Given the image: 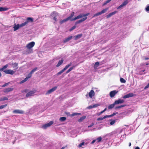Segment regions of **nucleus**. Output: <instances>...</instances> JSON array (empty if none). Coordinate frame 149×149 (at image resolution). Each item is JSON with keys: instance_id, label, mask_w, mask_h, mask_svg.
I'll return each instance as SVG.
<instances>
[{"instance_id": "de8ad7c7", "label": "nucleus", "mask_w": 149, "mask_h": 149, "mask_svg": "<svg viewBox=\"0 0 149 149\" xmlns=\"http://www.w3.org/2000/svg\"><path fill=\"white\" fill-rule=\"evenodd\" d=\"M27 19L28 21H30L31 22H32L33 21V19L31 17H28L27 18Z\"/></svg>"}, {"instance_id": "412c9836", "label": "nucleus", "mask_w": 149, "mask_h": 149, "mask_svg": "<svg viewBox=\"0 0 149 149\" xmlns=\"http://www.w3.org/2000/svg\"><path fill=\"white\" fill-rule=\"evenodd\" d=\"M28 22L26 21L24 22L21 24H19L20 26V28L22 27L25 26L28 23Z\"/></svg>"}, {"instance_id": "864d4df0", "label": "nucleus", "mask_w": 149, "mask_h": 149, "mask_svg": "<svg viewBox=\"0 0 149 149\" xmlns=\"http://www.w3.org/2000/svg\"><path fill=\"white\" fill-rule=\"evenodd\" d=\"M47 127H47V125L46 124L43 125L42 126V128L44 129H45Z\"/></svg>"}, {"instance_id": "20e7f679", "label": "nucleus", "mask_w": 149, "mask_h": 149, "mask_svg": "<svg viewBox=\"0 0 149 149\" xmlns=\"http://www.w3.org/2000/svg\"><path fill=\"white\" fill-rule=\"evenodd\" d=\"M35 44V43L34 42H31L26 45V47L28 49H30L33 47L34 46Z\"/></svg>"}, {"instance_id": "3c124183", "label": "nucleus", "mask_w": 149, "mask_h": 149, "mask_svg": "<svg viewBox=\"0 0 149 149\" xmlns=\"http://www.w3.org/2000/svg\"><path fill=\"white\" fill-rule=\"evenodd\" d=\"M111 0H107L104 3V5H106L107 3L109 2Z\"/></svg>"}, {"instance_id": "e433bc0d", "label": "nucleus", "mask_w": 149, "mask_h": 149, "mask_svg": "<svg viewBox=\"0 0 149 149\" xmlns=\"http://www.w3.org/2000/svg\"><path fill=\"white\" fill-rule=\"evenodd\" d=\"M68 20H69L68 19H67V18L66 19H64L62 20V21H60V23L61 24H62L63 23H64Z\"/></svg>"}, {"instance_id": "dca6fc26", "label": "nucleus", "mask_w": 149, "mask_h": 149, "mask_svg": "<svg viewBox=\"0 0 149 149\" xmlns=\"http://www.w3.org/2000/svg\"><path fill=\"white\" fill-rule=\"evenodd\" d=\"M72 38V36H71L67 38H65L63 41L64 43H65L69 41Z\"/></svg>"}, {"instance_id": "f3484780", "label": "nucleus", "mask_w": 149, "mask_h": 149, "mask_svg": "<svg viewBox=\"0 0 149 149\" xmlns=\"http://www.w3.org/2000/svg\"><path fill=\"white\" fill-rule=\"evenodd\" d=\"M117 13V11H115L113 12H112L111 13H110L108 15L106 16V17L107 18H109L111 16H112L113 15Z\"/></svg>"}, {"instance_id": "c756f323", "label": "nucleus", "mask_w": 149, "mask_h": 149, "mask_svg": "<svg viewBox=\"0 0 149 149\" xmlns=\"http://www.w3.org/2000/svg\"><path fill=\"white\" fill-rule=\"evenodd\" d=\"M75 67L74 66H73V67H70L66 72V73H69V72L71 71Z\"/></svg>"}, {"instance_id": "5fc2aeb1", "label": "nucleus", "mask_w": 149, "mask_h": 149, "mask_svg": "<svg viewBox=\"0 0 149 149\" xmlns=\"http://www.w3.org/2000/svg\"><path fill=\"white\" fill-rule=\"evenodd\" d=\"M93 108V105H90L87 107V109H91Z\"/></svg>"}, {"instance_id": "e2e57ef3", "label": "nucleus", "mask_w": 149, "mask_h": 149, "mask_svg": "<svg viewBox=\"0 0 149 149\" xmlns=\"http://www.w3.org/2000/svg\"><path fill=\"white\" fill-rule=\"evenodd\" d=\"M106 116H108V117H107V118H108V117H110L112 116H113V115H112V114H111V115H106Z\"/></svg>"}, {"instance_id": "f8f14e48", "label": "nucleus", "mask_w": 149, "mask_h": 149, "mask_svg": "<svg viewBox=\"0 0 149 149\" xmlns=\"http://www.w3.org/2000/svg\"><path fill=\"white\" fill-rule=\"evenodd\" d=\"M13 113H15L23 114L24 113V111L22 110L16 109L14 110L13 111Z\"/></svg>"}, {"instance_id": "13d9d810", "label": "nucleus", "mask_w": 149, "mask_h": 149, "mask_svg": "<svg viewBox=\"0 0 149 149\" xmlns=\"http://www.w3.org/2000/svg\"><path fill=\"white\" fill-rule=\"evenodd\" d=\"M89 13H86V14H83L84 17H86L87 16H88V15H89Z\"/></svg>"}, {"instance_id": "b1692460", "label": "nucleus", "mask_w": 149, "mask_h": 149, "mask_svg": "<svg viewBox=\"0 0 149 149\" xmlns=\"http://www.w3.org/2000/svg\"><path fill=\"white\" fill-rule=\"evenodd\" d=\"M86 116H83L81 117L78 120L79 122H81L83 121V120L86 118Z\"/></svg>"}, {"instance_id": "6ab92c4d", "label": "nucleus", "mask_w": 149, "mask_h": 149, "mask_svg": "<svg viewBox=\"0 0 149 149\" xmlns=\"http://www.w3.org/2000/svg\"><path fill=\"white\" fill-rule=\"evenodd\" d=\"M82 34H81L77 35L75 37V40H77L78 39L82 37Z\"/></svg>"}, {"instance_id": "473e14b6", "label": "nucleus", "mask_w": 149, "mask_h": 149, "mask_svg": "<svg viewBox=\"0 0 149 149\" xmlns=\"http://www.w3.org/2000/svg\"><path fill=\"white\" fill-rule=\"evenodd\" d=\"M32 74L30 72V73L28 75L27 77L26 78H27V79L28 80L31 77Z\"/></svg>"}, {"instance_id": "4be33fe9", "label": "nucleus", "mask_w": 149, "mask_h": 149, "mask_svg": "<svg viewBox=\"0 0 149 149\" xmlns=\"http://www.w3.org/2000/svg\"><path fill=\"white\" fill-rule=\"evenodd\" d=\"M63 60H61L59 61L58 63L56 65V66L58 67L60 66L62 64L63 62Z\"/></svg>"}, {"instance_id": "7c9ffc66", "label": "nucleus", "mask_w": 149, "mask_h": 149, "mask_svg": "<svg viewBox=\"0 0 149 149\" xmlns=\"http://www.w3.org/2000/svg\"><path fill=\"white\" fill-rule=\"evenodd\" d=\"M80 115H81V113H74L72 114L70 116H78Z\"/></svg>"}, {"instance_id": "a18cd8bd", "label": "nucleus", "mask_w": 149, "mask_h": 149, "mask_svg": "<svg viewBox=\"0 0 149 149\" xmlns=\"http://www.w3.org/2000/svg\"><path fill=\"white\" fill-rule=\"evenodd\" d=\"M84 142H82V143H80L78 145V146L79 147H81L82 146H83L84 145Z\"/></svg>"}, {"instance_id": "79ce46f5", "label": "nucleus", "mask_w": 149, "mask_h": 149, "mask_svg": "<svg viewBox=\"0 0 149 149\" xmlns=\"http://www.w3.org/2000/svg\"><path fill=\"white\" fill-rule=\"evenodd\" d=\"M100 15H101V14H100V12H99L98 13H97L94 14L93 17H95L96 16H98Z\"/></svg>"}, {"instance_id": "58836bf2", "label": "nucleus", "mask_w": 149, "mask_h": 149, "mask_svg": "<svg viewBox=\"0 0 149 149\" xmlns=\"http://www.w3.org/2000/svg\"><path fill=\"white\" fill-rule=\"evenodd\" d=\"M99 63L98 62H96L94 65V68H96L99 65Z\"/></svg>"}, {"instance_id": "09e8293b", "label": "nucleus", "mask_w": 149, "mask_h": 149, "mask_svg": "<svg viewBox=\"0 0 149 149\" xmlns=\"http://www.w3.org/2000/svg\"><path fill=\"white\" fill-rule=\"evenodd\" d=\"M124 6H123V4L122 3L121 5H120V6H119L117 8V9H119L121 8L124 7Z\"/></svg>"}, {"instance_id": "393cba45", "label": "nucleus", "mask_w": 149, "mask_h": 149, "mask_svg": "<svg viewBox=\"0 0 149 149\" xmlns=\"http://www.w3.org/2000/svg\"><path fill=\"white\" fill-rule=\"evenodd\" d=\"M66 119V118L65 117H63L60 118L59 120L61 122H63Z\"/></svg>"}, {"instance_id": "7ed1b4c3", "label": "nucleus", "mask_w": 149, "mask_h": 149, "mask_svg": "<svg viewBox=\"0 0 149 149\" xmlns=\"http://www.w3.org/2000/svg\"><path fill=\"white\" fill-rule=\"evenodd\" d=\"M57 88V86H55L50 89L46 93V95H48L51 93L52 92L55 91Z\"/></svg>"}, {"instance_id": "39448f33", "label": "nucleus", "mask_w": 149, "mask_h": 149, "mask_svg": "<svg viewBox=\"0 0 149 149\" xmlns=\"http://www.w3.org/2000/svg\"><path fill=\"white\" fill-rule=\"evenodd\" d=\"M83 17H84L83 14H81L75 18H72V19H71V21H73L77 19H80Z\"/></svg>"}, {"instance_id": "4c0bfd02", "label": "nucleus", "mask_w": 149, "mask_h": 149, "mask_svg": "<svg viewBox=\"0 0 149 149\" xmlns=\"http://www.w3.org/2000/svg\"><path fill=\"white\" fill-rule=\"evenodd\" d=\"M125 106V105H122L118 106L116 107H115V109H120L121 107H123Z\"/></svg>"}, {"instance_id": "338daca9", "label": "nucleus", "mask_w": 149, "mask_h": 149, "mask_svg": "<svg viewBox=\"0 0 149 149\" xmlns=\"http://www.w3.org/2000/svg\"><path fill=\"white\" fill-rule=\"evenodd\" d=\"M135 149H140V148L138 147H136Z\"/></svg>"}, {"instance_id": "2eb2a0df", "label": "nucleus", "mask_w": 149, "mask_h": 149, "mask_svg": "<svg viewBox=\"0 0 149 149\" xmlns=\"http://www.w3.org/2000/svg\"><path fill=\"white\" fill-rule=\"evenodd\" d=\"M87 17H85L84 18L81 19L80 20H79L78 21H77L76 22V24H79V23H80L81 22H83L85 20L87 19Z\"/></svg>"}, {"instance_id": "0e129e2a", "label": "nucleus", "mask_w": 149, "mask_h": 149, "mask_svg": "<svg viewBox=\"0 0 149 149\" xmlns=\"http://www.w3.org/2000/svg\"><path fill=\"white\" fill-rule=\"evenodd\" d=\"M104 111L103 110L101 111L99 113V115H100L103 112H104Z\"/></svg>"}, {"instance_id": "a211bd4d", "label": "nucleus", "mask_w": 149, "mask_h": 149, "mask_svg": "<svg viewBox=\"0 0 149 149\" xmlns=\"http://www.w3.org/2000/svg\"><path fill=\"white\" fill-rule=\"evenodd\" d=\"M53 17H54V19L55 21H56V16L58 15V13H57L55 12H54L53 13Z\"/></svg>"}, {"instance_id": "6e6d98bb", "label": "nucleus", "mask_w": 149, "mask_h": 149, "mask_svg": "<svg viewBox=\"0 0 149 149\" xmlns=\"http://www.w3.org/2000/svg\"><path fill=\"white\" fill-rule=\"evenodd\" d=\"M8 84H9V83H6L5 84H3V85H2L1 87H3L8 85Z\"/></svg>"}, {"instance_id": "052dcab7", "label": "nucleus", "mask_w": 149, "mask_h": 149, "mask_svg": "<svg viewBox=\"0 0 149 149\" xmlns=\"http://www.w3.org/2000/svg\"><path fill=\"white\" fill-rule=\"evenodd\" d=\"M149 87V83L144 88L145 89H146Z\"/></svg>"}, {"instance_id": "5701e85b", "label": "nucleus", "mask_w": 149, "mask_h": 149, "mask_svg": "<svg viewBox=\"0 0 149 149\" xmlns=\"http://www.w3.org/2000/svg\"><path fill=\"white\" fill-rule=\"evenodd\" d=\"M8 64H7L6 65H5L2 68L0 69V71H3L5 70H4L8 67Z\"/></svg>"}, {"instance_id": "37998d69", "label": "nucleus", "mask_w": 149, "mask_h": 149, "mask_svg": "<svg viewBox=\"0 0 149 149\" xmlns=\"http://www.w3.org/2000/svg\"><path fill=\"white\" fill-rule=\"evenodd\" d=\"M102 139V138L101 137H99L96 140L98 142H100Z\"/></svg>"}, {"instance_id": "8fccbe9b", "label": "nucleus", "mask_w": 149, "mask_h": 149, "mask_svg": "<svg viewBox=\"0 0 149 149\" xmlns=\"http://www.w3.org/2000/svg\"><path fill=\"white\" fill-rule=\"evenodd\" d=\"M76 27V26H72L70 29V31H71L75 29Z\"/></svg>"}, {"instance_id": "49530a36", "label": "nucleus", "mask_w": 149, "mask_h": 149, "mask_svg": "<svg viewBox=\"0 0 149 149\" xmlns=\"http://www.w3.org/2000/svg\"><path fill=\"white\" fill-rule=\"evenodd\" d=\"M146 10L148 13H149V6H147L145 8Z\"/></svg>"}, {"instance_id": "a19ab883", "label": "nucleus", "mask_w": 149, "mask_h": 149, "mask_svg": "<svg viewBox=\"0 0 149 149\" xmlns=\"http://www.w3.org/2000/svg\"><path fill=\"white\" fill-rule=\"evenodd\" d=\"M37 68H34V69H33L31 71V73H32V74H33V73H34L37 70Z\"/></svg>"}, {"instance_id": "423d86ee", "label": "nucleus", "mask_w": 149, "mask_h": 149, "mask_svg": "<svg viewBox=\"0 0 149 149\" xmlns=\"http://www.w3.org/2000/svg\"><path fill=\"white\" fill-rule=\"evenodd\" d=\"M124 102L123 100L121 99H119L117 100H116L114 102V104H120L123 103Z\"/></svg>"}, {"instance_id": "bf43d9fd", "label": "nucleus", "mask_w": 149, "mask_h": 149, "mask_svg": "<svg viewBox=\"0 0 149 149\" xmlns=\"http://www.w3.org/2000/svg\"><path fill=\"white\" fill-rule=\"evenodd\" d=\"M94 125V124L93 123H92L90 125L88 126V127H92V126H93V125Z\"/></svg>"}, {"instance_id": "f03ea898", "label": "nucleus", "mask_w": 149, "mask_h": 149, "mask_svg": "<svg viewBox=\"0 0 149 149\" xmlns=\"http://www.w3.org/2000/svg\"><path fill=\"white\" fill-rule=\"evenodd\" d=\"M3 72L6 74L13 75L15 73L16 71H14L13 70L9 69L6 70L4 71H3Z\"/></svg>"}, {"instance_id": "c85d7f7f", "label": "nucleus", "mask_w": 149, "mask_h": 149, "mask_svg": "<svg viewBox=\"0 0 149 149\" xmlns=\"http://www.w3.org/2000/svg\"><path fill=\"white\" fill-rule=\"evenodd\" d=\"M108 116H105L103 118H97V120L98 121L99 120H102L103 119L106 118H107V117H108Z\"/></svg>"}, {"instance_id": "bb28decb", "label": "nucleus", "mask_w": 149, "mask_h": 149, "mask_svg": "<svg viewBox=\"0 0 149 149\" xmlns=\"http://www.w3.org/2000/svg\"><path fill=\"white\" fill-rule=\"evenodd\" d=\"M115 105H116V104H114V102L113 104H110L108 106V109H110L113 108L114 107Z\"/></svg>"}, {"instance_id": "680f3d73", "label": "nucleus", "mask_w": 149, "mask_h": 149, "mask_svg": "<svg viewBox=\"0 0 149 149\" xmlns=\"http://www.w3.org/2000/svg\"><path fill=\"white\" fill-rule=\"evenodd\" d=\"M96 140H95V139L93 140V141L91 142V144H93L95 142V141H96Z\"/></svg>"}, {"instance_id": "f257e3e1", "label": "nucleus", "mask_w": 149, "mask_h": 149, "mask_svg": "<svg viewBox=\"0 0 149 149\" xmlns=\"http://www.w3.org/2000/svg\"><path fill=\"white\" fill-rule=\"evenodd\" d=\"M72 63H71L70 64L67 65L65 67L57 73V75H59L63 73L65 70H67L70 66L71 65Z\"/></svg>"}, {"instance_id": "a878e982", "label": "nucleus", "mask_w": 149, "mask_h": 149, "mask_svg": "<svg viewBox=\"0 0 149 149\" xmlns=\"http://www.w3.org/2000/svg\"><path fill=\"white\" fill-rule=\"evenodd\" d=\"M108 9V8H106L102 10L101 12H100L101 15L106 13Z\"/></svg>"}, {"instance_id": "9b49d317", "label": "nucleus", "mask_w": 149, "mask_h": 149, "mask_svg": "<svg viewBox=\"0 0 149 149\" xmlns=\"http://www.w3.org/2000/svg\"><path fill=\"white\" fill-rule=\"evenodd\" d=\"M95 94V92L93 90H91L88 93V95L89 97L92 98L93 96H94Z\"/></svg>"}, {"instance_id": "ddd939ff", "label": "nucleus", "mask_w": 149, "mask_h": 149, "mask_svg": "<svg viewBox=\"0 0 149 149\" xmlns=\"http://www.w3.org/2000/svg\"><path fill=\"white\" fill-rule=\"evenodd\" d=\"M35 93V92L33 91H31L28 92L26 95V96L28 97L32 96L34 93Z\"/></svg>"}, {"instance_id": "774afa93", "label": "nucleus", "mask_w": 149, "mask_h": 149, "mask_svg": "<svg viewBox=\"0 0 149 149\" xmlns=\"http://www.w3.org/2000/svg\"><path fill=\"white\" fill-rule=\"evenodd\" d=\"M131 146V143L130 142L129 143V146Z\"/></svg>"}, {"instance_id": "cd10ccee", "label": "nucleus", "mask_w": 149, "mask_h": 149, "mask_svg": "<svg viewBox=\"0 0 149 149\" xmlns=\"http://www.w3.org/2000/svg\"><path fill=\"white\" fill-rule=\"evenodd\" d=\"M8 100V97H3L0 98V101H4L5 100Z\"/></svg>"}, {"instance_id": "6e6552de", "label": "nucleus", "mask_w": 149, "mask_h": 149, "mask_svg": "<svg viewBox=\"0 0 149 149\" xmlns=\"http://www.w3.org/2000/svg\"><path fill=\"white\" fill-rule=\"evenodd\" d=\"M13 28L14 29V31H15L16 30H17L18 29H19V28H20V26L19 24H14V26L13 27Z\"/></svg>"}, {"instance_id": "f704fd0d", "label": "nucleus", "mask_w": 149, "mask_h": 149, "mask_svg": "<svg viewBox=\"0 0 149 149\" xmlns=\"http://www.w3.org/2000/svg\"><path fill=\"white\" fill-rule=\"evenodd\" d=\"M120 82L122 83H125L126 82L125 80L122 78H120Z\"/></svg>"}, {"instance_id": "0eeeda50", "label": "nucleus", "mask_w": 149, "mask_h": 149, "mask_svg": "<svg viewBox=\"0 0 149 149\" xmlns=\"http://www.w3.org/2000/svg\"><path fill=\"white\" fill-rule=\"evenodd\" d=\"M118 93V91L116 90H114L111 91L110 93V96L111 97H113Z\"/></svg>"}, {"instance_id": "4d7b16f0", "label": "nucleus", "mask_w": 149, "mask_h": 149, "mask_svg": "<svg viewBox=\"0 0 149 149\" xmlns=\"http://www.w3.org/2000/svg\"><path fill=\"white\" fill-rule=\"evenodd\" d=\"M99 105L98 104H95L94 105H93V107L94 108H95L97 107L98 106H99Z\"/></svg>"}, {"instance_id": "aec40b11", "label": "nucleus", "mask_w": 149, "mask_h": 149, "mask_svg": "<svg viewBox=\"0 0 149 149\" xmlns=\"http://www.w3.org/2000/svg\"><path fill=\"white\" fill-rule=\"evenodd\" d=\"M74 12H73L67 18V19H68L69 20H70V21H71V19H72V17L74 16Z\"/></svg>"}, {"instance_id": "ea45409f", "label": "nucleus", "mask_w": 149, "mask_h": 149, "mask_svg": "<svg viewBox=\"0 0 149 149\" xmlns=\"http://www.w3.org/2000/svg\"><path fill=\"white\" fill-rule=\"evenodd\" d=\"M27 80H28V79H27V78H25L24 79H23L20 82V83L21 84H22V83L25 82V81H26Z\"/></svg>"}, {"instance_id": "c03bdc74", "label": "nucleus", "mask_w": 149, "mask_h": 149, "mask_svg": "<svg viewBox=\"0 0 149 149\" xmlns=\"http://www.w3.org/2000/svg\"><path fill=\"white\" fill-rule=\"evenodd\" d=\"M7 106V104L3 105L0 106V109H2L4 108Z\"/></svg>"}, {"instance_id": "4468645a", "label": "nucleus", "mask_w": 149, "mask_h": 149, "mask_svg": "<svg viewBox=\"0 0 149 149\" xmlns=\"http://www.w3.org/2000/svg\"><path fill=\"white\" fill-rule=\"evenodd\" d=\"M133 95H134L132 93H130L124 95L123 97V98L125 99L128 98L129 97H131L133 96Z\"/></svg>"}, {"instance_id": "72a5a7b5", "label": "nucleus", "mask_w": 149, "mask_h": 149, "mask_svg": "<svg viewBox=\"0 0 149 149\" xmlns=\"http://www.w3.org/2000/svg\"><path fill=\"white\" fill-rule=\"evenodd\" d=\"M129 3V1L128 0H126L122 4H123V6H126L127 3Z\"/></svg>"}, {"instance_id": "603ef678", "label": "nucleus", "mask_w": 149, "mask_h": 149, "mask_svg": "<svg viewBox=\"0 0 149 149\" xmlns=\"http://www.w3.org/2000/svg\"><path fill=\"white\" fill-rule=\"evenodd\" d=\"M115 123V120H112L110 123V124L111 125H113Z\"/></svg>"}, {"instance_id": "2f4dec72", "label": "nucleus", "mask_w": 149, "mask_h": 149, "mask_svg": "<svg viewBox=\"0 0 149 149\" xmlns=\"http://www.w3.org/2000/svg\"><path fill=\"white\" fill-rule=\"evenodd\" d=\"M53 123L54 122L53 121H51L48 123L46 124H47V127H50L51 125H52L53 124Z\"/></svg>"}, {"instance_id": "c9c22d12", "label": "nucleus", "mask_w": 149, "mask_h": 149, "mask_svg": "<svg viewBox=\"0 0 149 149\" xmlns=\"http://www.w3.org/2000/svg\"><path fill=\"white\" fill-rule=\"evenodd\" d=\"M7 10V8H6L2 7H0V11H6Z\"/></svg>"}, {"instance_id": "69168bd1", "label": "nucleus", "mask_w": 149, "mask_h": 149, "mask_svg": "<svg viewBox=\"0 0 149 149\" xmlns=\"http://www.w3.org/2000/svg\"><path fill=\"white\" fill-rule=\"evenodd\" d=\"M149 59V58L148 57H145L144 59L145 60H147Z\"/></svg>"}, {"instance_id": "9d476101", "label": "nucleus", "mask_w": 149, "mask_h": 149, "mask_svg": "<svg viewBox=\"0 0 149 149\" xmlns=\"http://www.w3.org/2000/svg\"><path fill=\"white\" fill-rule=\"evenodd\" d=\"M13 88H8L5 89L3 91L5 93H7L13 91Z\"/></svg>"}, {"instance_id": "1a4fd4ad", "label": "nucleus", "mask_w": 149, "mask_h": 149, "mask_svg": "<svg viewBox=\"0 0 149 149\" xmlns=\"http://www.w3.org/2000/svg\"><path fill=\"white\" fill-rule=\"evenodd\" d=\"M14 70H16L18 68V63H12L11 64Z\"/></svg>"}]
</instances>
